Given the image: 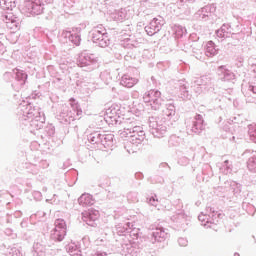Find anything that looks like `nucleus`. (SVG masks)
I'll return each instance as SVG.
<instances>
[{"label":"nucleus","mask_w":256,"mask_h":256,"mask_svg":"<svg viewBox=\"0 0 256 256\" xmlns=\"http://www.w3.org/2000/svg\"><path fill=\"white\" fill-rule=\"evenodd\" d=\"M89 217L90 221H97V219H99V211H92Z\"/></svg>","instance_id":"4"},{"label":"nucleus","mask_w":256,"mask_h":256,"mask_svg":"<svg viewBox=\"0 0 256 256\" xmlns=\"http://www.w3.org/2000/svg\"><path fill=\"white\" fill-rule=\"evenodd\" d=\"M156 95H161V92H159V91H156Z\"/></svg>","instance_id":"7"},{"label":"nucleus","mask_w":256,"mask_h":256,"mask_svg":"<svg viewBox=\"0 0 256 256\" xmlns=\"http://www.w3.org/2000/svg\"><path fill=\"white\" fill-rule=\"evenodd\" d=\"M80 41H81V37H79V36L76 37V42H75V44L78 45V43H80Z\"/></svg>","instance_id":"5"},{"label":"nucleus","mask_w":256,"mask_h":256,"mask_svg":"<svg viewBox=\"0 0 256 256\" xmlns=\"http://www.w3.org/2000/svg\"><path fill=\"white\" fill-rule=\"evenodd\" d=\"M150 203H151L152 205H157V204H155V198H151V199H150Z\"/></svg>","instance_id":"6"},{"label":"nucleus","mask_w":256,"mask_h":256,"mask_svg":"<svg viewBox=\"0 0 256 256\" xmlns=\"http://www.w3.org/2000/svg\"><path fill=\"white\" fill-rule=\"evenodd\" d=\"M206 47V53H208L210 57L217 55V49H215V43L213 41H208Z\"/></svg>","instance_id":"2"},{"label":"nucleus","mask_w":256,"mask_h":256,"mask_svg":"<svg viewBox=\"0 0 256 256\" xmlns=\"http://www.w3.org/2000/svg\"><path fill=\"white\" fill-rule=\"evenodd\" d=\"M139 83V80L136 78H131V77H124L122 79V85L124 87H128V89H131V87H135Z\"/></svg>","instance_id":"1"},{"label":"nucleus","mask_w":256,"mask_h":256,"mask_svg":"<svg viewBox=\"0 0 256 256\" xmlns=\"http://www.w3.org/2000/svg\"><path fill=\"white\" fill-rule=\"evenodd\" d=\"M80 203L84 205H91V196L89 194H84L80 197Z\"/></svg>","instance_id":"3"}]
</instances>
